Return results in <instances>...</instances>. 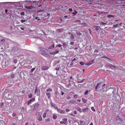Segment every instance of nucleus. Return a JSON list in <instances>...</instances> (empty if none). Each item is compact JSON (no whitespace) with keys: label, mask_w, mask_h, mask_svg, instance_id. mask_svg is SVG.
Segmentation results:
<instances>
[{"label":"nucleus","mask_w":125,"mask_h":125,"mask_svg":"<svg viewBox=\"0 0 125 125\" xmlns=\"http://www.w3.org/2000/svg\"><path fill=\"white\" fill-rule=\"evenodd\" d=\"M35 113L36 115H38V114H40V112H35Z\"/></svg>","instance_id":"nucleus-37"},{"label":"nucleus","mask_w":125,"mask_h":125,"mask_svg":"<svg viewBox=\"0 0 125 125\" xmlns=\"http://www.w3.org/2000/svg\"><path fill=\"white\" fill-rule=\"evenodd\" d=\"M55 53H58V51H56L55 52Z\"/></svg>","instance_id":"nucleus-63"},{"label":"nucleus","mask_w":125,"mask_h":125,"mask_svg":"<svg viewBox=\"0 0 125 125\" xmlns=\"http://www.w3.org/2000/svg\"><path fill=\"white\" fill-rule=\"evenodd\" d=\"M80 63L81 65H83L84 64V63L83 62H80Z\"/></svg>","instance_id":"nucleus-41"},{"label":"nucleus","mask_w":125,"mask_h":125,"mask_svg":"<svg viewBox=\"0 0 125 125\" xmlns=\"http://www.w3.org/2000/svg\"><path fill=\"white\" fill-rule=\"evenodd\" d=\"M37 116V120L40 121H42V118L41 115L40 114H38Z\"/></svg>","instance_id":"nucleus-4"},{"label":"nucleus","mask_w":125,"mask_h":125,"mask_svg":"<svg viewBox=\"0 0 125 125\" xmlns=\"http://www.w3.org/2000/svg\"><path fill=\"white\" fill-rule=\"evenodd\" d=\"M49 111V110L48 109H46L45 110V111L46 112H47Z\"/></svg>","instance_id":"nucleus-54"},{"label":"nucleus","mask_w":125,"mask_h":125,"mask_svg":"<svg viewBox=\"0 0 125 125\" xmlns=\"http://www.w3.org/2000/svg\"><path fill=\"white\" fill-rule=\"evenodd\" d=\"M7 11H8V10H5V12L6 13H7Z\"/></svg>","instance_id":"nucleus-61"},{"label":"nucleus","mask_w":125,"mask_h":125,"mask_svg":"<svg viewBox=\"0 0 125 125\" xmlns=\"http://www.w3.org/2000/svg\"><path fill=\"white\" fill-rule=\"evenodd\" d=\"M58 46L59 47H61L62 46V45L60 44H59L56 45V46Z\"/></svg>","instance_id":"nucleus-39"},{"label":"nucleus","mask_w":125,"mask_h":125,"mask_svg":"<svg viewBox=\"0 0 125 125\" xmlns=\"http://www.w3.org/2000/svg\"><path fill=\"white\" fill-rule=\"evenodd\" d=\"M73 78V77L72 76H71L70 77V80L72 79Z\"/></svg>","instance_id":"nucleus-57"},{"label":"nucleus","mask_w":125,"mask_h":125,"mask_svg":"<svg viewBox=\"0 0 125 125\" xmlns=\"http://www.w3.org/2000/svg\"><path fill=\"white\" fill-rule=\"evenodd\" d=\"M89 125H93V124L92 123H91Z\"/></svg>","instance_id":"nucleus-64"},{"label":"nucleus","mask_w":125,"mask_h":125,"mask_svg":"<svg viewBox=\"0 0 125 125\" xmlns=\"http://www.w3.org/2000/svg\"><path fill=\"white\" fill-rule=\"evenodd\" d=\"M107 17H112L114 18L115 17V16L114 15H109L107 16Z\"/></svg>","instance_id":"nucleus-25"},{"label":"nucleus","mask_w":125,"mask_h":125,"mask_svg":"<svg viewBox=\"0 0 125 125\" xmlns=\"http://www.w3.org/2000/svg\"><path fill=\"white\" fill-rule=\"evenodd\" d=\"M34 93L36 94L37 95H39L40 94V90L37 89V87H36Z\"/></svg>","instance_id":"nucleus-3"},{"label":"nucleus","mask_w":125,"mask_h":125,"mask_svg":"<svg viewBox=\"0 0 125 125\" xmlns=\"http://www.w3.org/2000/svg\"><path fill=\"white\" fill-rule=\"evenodd\" d=\"M10 94L8 93H5L4 94V98L7 99H9L10 98L9 96Z\"/></svg>","instance_id":"nucleus-2"},{"label":"nucleus","mask_w":125,"mask_h":125,"mask_svg":"<svg viewBox=\"0 0 125 125\" xmlns=\"http://www.w3.org/2000/svg\"><path fill=\"white\" fill-rule=\"evenodd\" d=\"M25 8L28 9H32L33 8V6H29V7H28V6H25Z\"/></svg>","instance_id":"nucleus-13"},{"label":"nucleus","mask_w":125,"mask_h":125,"mask_svg":"<svg viewBox=\"0 0 125 125\" xmlns=\"http://www.w3.org/2000/svg\"><path fill=\"white\" fill-rule=\"evenodd\" d=\"M26 20H21V22L22 23H23L26 21Z\"/></svg>","instance_id":"nucleus-35"},{"label":"nucleus","mask_w":125,"mask_h":125,"mask_svg":"<svg viewBox=\"0 0 125 125\" xmlns=\"http://www.w3.org/2000/svg\"><path fill=\"white\" fill-rule=\"evenodd\" d=\"M71 97L69 96H68L67 97V99L68 100H69L71 99Z\"/></svg>","instance_id":"nucleus-44"},{"label":"nucleus","mask_w":125,"mask_h":125,"mask_svg":"<svg viewBox=\"0 0 125 125\" xmlns=\"http://www.w3.org/2000/svg\"><path fill=\"white\" fill-rule=\"evenodd\" d=\"M20 29L22 30H24V28L23 27H21Z\"/></svg>","instance_id":"nucleus-50"},{"label":"nucleus","mask_w":125,"mask_h":125,"mask_svg":"<svg viewBox=\"0 0 125 125\" xmlns=\"http://www.w3.org/2000/svg\"><path fill=\"white\" fill-rule=\"evenodd\" d=\"M109 68L112 69H115L116 68L115 66H113L112 65L110 64L109 65Z\"/></svg>","instance_id":"nucleus-9"},{"label":"nucleus","mask_w":125,"mask_h":125,"mask_svg":"<svg viewBox=\"0 0 125 125\" xmlns=\"http://www.w3.org/2000/svg\"><path fill=\"white\" fill-rule=\"evenodd\" d=\"M122 24V23L121 22V23H120L119 24L120 25V26H121V24Z\"/></svg>","instance_id":"nucleus-62"},{"label":"nucleus","mask_w":125,"mask_h":125,"mask_svg":"<svg viewBox=\"0 0 125 125\" xmlns=\"http://www.w3.org/2000/svg\"><path fill=\"white\" fill-rule=\"evenodd\" d=\"M77 101H78L79 102H80L81 101V100L80 99H78Z\"/></svg>","instance_id":"nucleus-59"},{"label":"nucleus","mask_w":125,"mask_h":125,"mask_svg":"<svg viewBox=\"0 0 125 125\" xmlns=\"http://www.w3.org/2000/svg\"><path fill=\"white\" fill-rule=\"evenodd\" d=\"M67 120V118H63L62 119V121H63L64 123L65 124Z\"/></svg>","instance_id":"nucleus-16"},{"label":"nucleus","mask_w":125,"mask_h":125,"mask_svg":"<svg viewBox=\"0 0 125 125\" xmlns=\"http://www.w3.org/2000/svg\"><path fill=\"white\" fill-rule=\"evenodd\" d=\"M15 76L14 74L13 73H12L10 75V77L11 78H13Z\"/></svg>","instance_id":"nucleus-26"},{"label":"nucleus","mask_w":125,"mask_h":125,"mask_svg":"<svg viewBox=\"0 0 125 125\" xmlns=\"http://www.w3.org/2000/svg\"><path fill=\"white\" fill-rule=\"evenodd\" d=\"M91 109L93 111H95V109H94V107H91Z\"/></svg>","instance_id":"nucleus-36"},{"label":"nucleus","mask_w":125,"mask_h":125,"mask_svg":"<svg viewBox=\"0 0 125 125\" xmlns=\"http://www.w3.org/2000/svg\"><path fill=\"white\" fill-rule=\"evenodd\" d=\"M62 44L63 46L64 47H66L67 46V45L65 42L62 43Z\"/></svg>","instance_id":"nucleus-23"},{"label":"nucleus","mask_w":125,"mask_h":125,"mask_svg":"<svg viewBox=\"0 0 125 125\" xmlns=\"http://www.w3.org/2000/svg\"><path fill=\"white\" fill-rule=\"evenodd\" d=\"M35 69V68H33L30 71V72L31 73H32V72Z\"/></svg>","instance_id":"nucleus-28"},{"label":"nucleus","mask_w":125,"mask_h":125,"mask_svg":"<svg viewBox=\"0 0 125 125\" xmlns=\"http://www.w3.org/2000/svg\"><path fill=\"white\" fill-rule=\"evenodd\" d=\"M105 84L103 82H101L100 83H98L95 87V89H97L100 88L104 86Z\"/></svg>","instance_id":"nucleus-1"},{"label":"nucleus","mask_w":125,"mask_h":125,"mask_svg":"<svg viewBox=\"0 0 125 125\" xmlns=\"http://www.w3.org/2000/svg\"><path fill=\"white\" fill-rule=\"evenodd\" d=\"M118 25V24H116L114 25L113 26L115 28H116L117 27Z\"/></svg>","instance_id":"nucleus-32"},{"label":"nucleus","mask_w":125,"mask_h":125,"mask_svg":"<svg viewBox=\"0 0 125 125\" xmlns=\"http://www.w3.org/2000/svg\"><path fill=\"white\" fill-rule=\"evenodd\" d=\"M73 78L72 79L70 80L69 81L70 83H73L74 82V80H73Z\"/></svg>","instance_id":"nucleus-19"},{"label":"nucleus","mask_w":125,"mask_h":125,"mask_svg":"<svg viewBox=\"0 0 125 125\" xmlns=\"http://www.w3.org/2000/svg\"><path fill=\"white\" fill-rule=\"evenodd\" d=\"M46 91L48 92V91H50V92L51 91H52V89L51 88H49L47 89L46 90Z\"/></svg>","instance_id":"nucleus-27"},{"label":"nucleus","mask_w":125,"mask_h":125,"mask_svg":"<svg viewBox=\"0 0 125 125\" xmlns=\"http://www.w3.org/2000/svg\"><path fill=\"white\" fill-rule=\"evenodd\" d=\"M51 106L54 107L55 109H57V108H58L57 106L55 105L52 102L51 103Z\"/></svg>","instance_id":"nucleus-12"},{"label":"nucleus","mask_w":125,"mask_h":125,"mask_svg":"<svg viewBox=\"0 0 125 125\" xmlns=\"http://www.w3.org/2000/svg\"><path fill=\"white\" fill-rule=\"evenodd\" d=\"M88 92V91H86L84 93V94L85 95H86L87 94Z\"/></svg>","instance_id":"nucleus-38"},{"label":"nucleus","mask_w":125,"mask_h":125,"mask_svg":"<svg viewBox=\"0 0 125 125\" xmlns=\"http://www.w3.org/2000/svg\"><path fill=\"white\" fill-rule=\"evenodd\" d=\"M64 94V93L63 92H62L61 93V95H63Z\"/></svg>","instance_id":"nucleus-58"},{"label":"nucleus","mask_w":125,"mask_h":125,"mask_svg":"<svg viewBox=\"0 0 125 125\" xmlns=\"http://www.w3.org/2000/svg\"><path fill=\"white\" fill-rule=\"evenodd\" d=\"M69 10L70 11H71L73 10L72 8H69Z\"/></svg>","instance_id":"nucleus-48"},{"label":"nucleus","mask_w":125,"mask_h":125,"mask_svg":"<svg viewBox=\"0 0 125 125\" xmlns=\"http://www.w3.org/2000/svg\"><path fill=\"white\" fill-rule=\"evenodd\" d=\"M75 60V58H74L72 61V62L74 60Z\"/></svg>","instance_id":"nucleus-56"},{"label":"nucleus","mask_w":125,"mask_h":125,"mask_svg":"<svg viewBox=\"0 0 125 125\" xmlns=\"http://www.w3.org/2000/svg\"><path fill=\"white\" fill-rule=\"evenodd\" d=\"M73 62H72V61H71V63L70 64V65H73Z\"/></svg>","instance_id":"nucleus-53"},{"label":"nucleus","mask_w":125,"mask_h":125,"mask_svg":"<svg viewBox=\"0 0 125 125\" xmlns=\"http://www.w3.org/2000/svg\"><path fill=\"white\" fill-rule=\"evenodd\" d=\"M20 14L21 15H24V12H22L20 13Z\"/></svg>","instance_id":"nucleus-42"},{"label":"nucleus","mask_w":125,"mask_h":125,"mask_svg":"<svg viewBox=\"0 0 125 125\" xmlns=\"http://www.w3.org/2000/svg\"><path fill=\"white\" fill-rule=\"evenodd\" d=\"M74 114H77V112L76 111H75L73 112Z\"/></svg>","instance_id":"nucleus-51"},{"label":"nucleus","mask_w":125,"mask_h":125,"mask_svg":"<svg viewBox=\"0 0 125 125\" xmlns=\"http://www.w3.org/2000/svg\"><path fill=\"white\" fill-rule=\"evenodd\" d=\"M89 32L91 34H92V33L93 32L91 30V29H89Z\"/></svg>","instance_id":"nucleus-40"},{"label":"nucleus","mask_w":125,"mask_h":125,"mask_svg":"<svg viewBox=\"0 0 125 125\" xmlns=\"http://www.w3.org/2000/svg\"><path fill=\"white\" fill-rule=\"evenodd\" d=\"M73 96L75 98H76L78 96V95L76 94H75Z\"/></svg>","instance_id":"nucleus-43"},{"label":"nucleus","mask_w":125,"mask_h":125,"mask_svg":"<svg viewBox=\"0 0 125 125\" xmlns=\"http://www.w3.org/2000/svg\"><path fill=\"white\" fill-rule=\"evenodd\" d=\"M59 68L58 67L56 68L55 69L56 70H59Z\"/></svg>","instance_id":"nucleus-49"},{"label":"nucleus","mask_w":125,"mask_h":125,"mask_svg":"<svg viewBox=\"0 0 125 125\" xmlns=\"http://www.w3.org/2000/svg\"><path fill=\"white\" fill-rule=\"evenodd\" d=\"M101 23H100V24L101 25H104L105 24H106V23L102 21L101 22Z\"/></svg>","instance_id":"nucleus-33"},{"label":"nucleus","mask_w":125,"mask_h":125,"mask_svg":"<svg viewBox=\"0 0 125 125\" xmlns=\"http://www.w3.org/2000/svg\"><path fill=\"white\" fill-rule=\"evenodd\" d=\"M57 111L60 114H64V110H61L58 108H57Z\"/></svg>","instance_id":"nucleus-7"},{"label":"nucleus","mask_w":125,"mask_h":125,"mask_svg":"<svg viewBox=\"0 0 125 125\" xmlns=\"http://www.w3.org/2000/svg\"><path fill=\"white\" fill-rule=\"evenodd\" d=\"M31 100H29L27 102V104L28 105H29L31 103Z\"/></svg>","instance_id":"nucleus-17"},{"label":"nucleus","mask_w":125,"mask_h":125,"mask_svg":"<svg viewBox=\"0 0 125 125\" xmlns=\"http://www.w3.org/2000/svg\"><path fill=\"white\" fill-rule=\"evenodd\" d=\"M121 119V118H120L118 116H117L115 118V120L116 121L120 120V121H122V120Z\"/></svg>","instance_id":"nucleus-11"},{"label":"nucleus","mask_w":125,"mask_h":125,"mask_svg":"<svg viewBox=\"0 0 125 125\" xmlns=\"http://www.w3.org/2000/svg\"><path fill=\"white\" fill-rule=\"evenodd\" d=\"M83 81H84V79L82 80L78 81V83H82L83 82Z\"/></svg>","instance_id":"nucleus-34"},{"label":"nucleus","mask_w":125,"mask_h":125,"mask_svg":"<svg viewBox=\"0 0 125 125\" xmlns=\"http://www.w3.org/2000/svg\"><path fill=\"white\" fill-rule=\"evenodd\" d=\"M30 100H31V102H33L35 100V98L34 97L33 98Z\"/></svg>","instance_id":"nucleus-29"},{"label":"nucleus","mask_w":125,"mask_h":125,"mask_svg":"<svg viewBox=\"0 0 125 125\" xmlns=\"http://www.w3.org/2000/svg\"><path fill=\"white\" fill-rule=\"evenodd\" d=\"M28 96L29 98H31L32 97V95L31 94L28 95Z\"/></svg>","instance_id":"nucleus-30"},{"label":"nucleus","mask_w":125,"mask_h":125,"mask_svg":"<svg viewBox=\"0 0 125 125\" xmlns=\"http://www.w3.org/2000/svg\"><path fill=\"white\" fill-rule=\"evenodd\" d=\"M93 27L95 28V30L97 31L101 29L100 27L99 26H93Z\"/></svg>","instance_id":"nucleus-8"},{"label":"nucleus","mask_w":125,"mask_h":125,"mask_svg":"<svg viewBox=\"0 0 125 125\" xmlns=\"http://www.w3.org/2000/svg\"><path fill=\"white\" fill-rule=\"evenodd\" d=\"M92 64V63H87V65H90Z\"/></svg>","instance_id":"nucleus-52"},{"label":"nucleus","mask_w":125,"mask_h":125,"mask_svg":"<svg viewBox=\"0 0 125 125\" xmlns=\"http://www.w3.org/2000/svg\"><path fill=\"white\" fill-rule=\"evenodd\" d=\"M46 112H44L42 115V117L43 118H45L46 117Z\"/></svg>","instance_id":"nucleus-18"},{"label":"nucleus","mask_w":125,"mask_h":125,"mask_svg":"<svg viewBox=\"0 0 125 125\" xmlns=\"http://www.w3.org/2000/svg\"><path fill=\"white\" fill-rule=\"evenodd\" d=\"M54 47V45L53 44L51 46H50L49 48V49H51L52 48H53Z\"/></svg>","instance_id":"nucleus-24"},{"label":"nucleus","mask_w":125,"mask_h":125,"mask_svg":"<svg viewBox=\"0 0 125 125\" xmlns=\"http://www.w3.org/2000/svg\"><path fill=\"white\" fill-rule=\"evenodd\" d=\"M75 109L76 110H77L79 111L80 112H81V109L79 108V107H76L75 108Z\"/></svg>","instance_id":"nucleus-20"},{"label":"nucleus","mask_w":125,"mask_h":125,"mask_svg":"<svg viewBox=\"0 0 125 125\" xmlns=\"http://www.w3.org/2000/svg\"><path fill=\"white\" fill-rule=\"evenodd\" d=\"M15 123H13L10 125H15Z\"/></svg>","instance_id":"nucleus-55"},{"label":"nucleus","mask_w":125,"mask_h":125,"mask_svg":"<svg viewBox=\"0 0 125 125\" xmlns=\"http://www.w3.org/2000/svg\"><path fill=\"white\" fill-rule=\"evenodd\" d=\"M79 122L80 123V125H85V121L80 120Z\"/></svg>","instance_id":"nucleus-10"},{"label":"nucleus","mask_w":125,"mask_h":125,"mask_svg":"<svg viewBox=\"0 0 125 125\" xmlns=\"http://www.w3.org/2000/svg\"><path fill=\"white\" fill-rule=\"evenodd\" d=\"M60 123L61 124H65L64 123V122H63V121H62L60 122Z\"/></svg>","instance_id":"nucleus-45"},{"label":"nucleus","mask_w":125,"mask_h":125,"mask_svg":"<svg viewBox=\"0 0 125 125\" xmlns=\"http://www.w3.org/2000/svg\"><path fill=\"white\" fill-rule=\"evenodd\" d=\"M39 105V104L36 103L34 105V108L33 109V110H36L37 109H38Z\"/></svg>","instance_id":"nucleus-6"},{"label":"nucleus","mask_w":125,"mask_h":125,"mask_svg":"<svg viewBox=\"0 0 125 125\" xmlns=\"http://www.w3.org/2000/svg\"><path fill=\"white\" fill-rule=\"evenodd\" d=\"M25 125H28V123H26L25 124Z\"/></svg>","instance_id":"nucleus-60"},{"label":"nucleus","mask_w":125,"mask_h":125,"mask_svg":"<svg viewBox=\"0 0 125 125\" xmlns=\"http://www.w3.org/2000/svg\"><path fill=\"white\" fill-rule=\"evenodd\" d=\"M77 13V11L76 10H74L73 12H72V14L73 15H75Z\"/></svg>","instance_id":"nucleus-21"},{"label":"nucleus","mask_w":125,"mask_h":125,"mask_svg":"<svg viewBox=\"0 0 125 125\" xmlns=\"http://www.w3.org/2000/svg\"><path fill=\"white\" fill-rule=\"evenodd\" d=\"M17 59H14L13 60V62L15 63L16 64L17 62Z\"/></svg>","instance_id":"nucleus-31"},{"label":"nucleus","mask_w":125,"mask_h":125,"mask_svg":"<svg viewBox=\"0 0 125 125\" xmlns=\"http://www.w3.org/2000/svg\"><path fill=\"white\" fill-rule=\"evenodd\" d=\"M0 125H5V122L3 120H1L0 121Z\"/></svg>","instance_id":"nucleus-14"},{"label":"nucleus","mask_w":125,"mask_h":125,"mask_svg":"<svg viewBox=\"0 0 125 125\" xmlns=\"http://www.w3.org/2000/svg\"><path fill=\"white\" fill-rule=\"evenodd\" d=\"M49 68L48 66H45L42 67H41V69L43 71H45L48 69Z\"/></svg>","instance_id":"nucleus-5"},{"label":"nucleus","mask_w":125,"mask_h":125,"mask_svg":"<svg viewBox=\"0 0 125 125\" xmlns=\"http://www.w3.org/2000/svg\"><path fill=\"white\" fill-rule=\"evenodd\" d=\"M47 96L48 98L49 99L50 97L51 94L49 92H47L46 93Z\"/></svg>","instance_id":"nucleus-15"},{"label":"nucleus","mask_w":125,"mask_h":125,"mask_svg":"<svg viewBox=\"0 0 125 125\" xmlns=\"http://www.w3.org/2000/svg\"><path fill=\"white\" fill-rule=\"evenodd\" d=\"M57 116L56 115H53L52 116V118L53 119L55 120L57 118Z\"/></svg>","instance_id":"nucleus-22"},{"label":"nucleus","mask_w":125,"mask_h":125,"mask_svg":"<svg viewBox=\"0 0 125 125\" xmlns=\"http://www.w3.org/2000/svg\"><path fill=\"white\" fill-rule=\"evenodd\" d=\"M66 112H69L70 111V110L68 109H67L66 110Z\"/></svg>","instance_id":"nucleus-47"},{"label":"nucleus","mask_w":125,"mask_h":125,"mask_svg":"<svg viewBox=\"0 0 125 125\" xmlns=\"http://www.w3.org/2000/svg\"><path fill=\"white\" fill-rule=\"evenodd\" d=\"M74 44V42H71L70 43V44L72 45H73Z\"/></svg>","instance_id":"nucleus-46"}]
</instances>
